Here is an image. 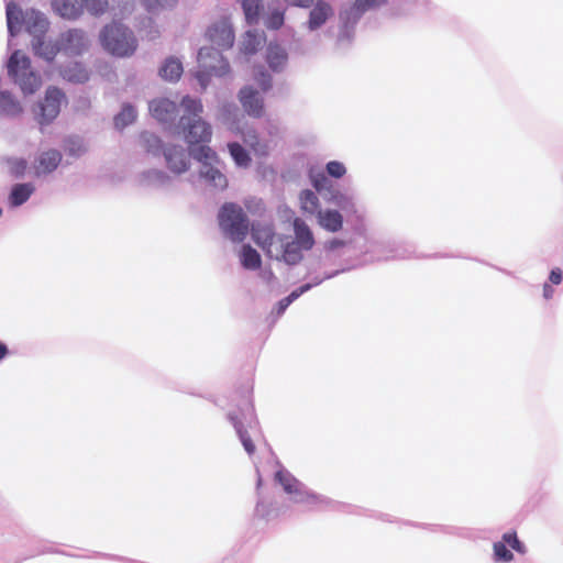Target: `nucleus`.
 Segmentation results:
<instances>
[{
	"label": "nucleus",
	"mask_w": 563,
	"mask_h": 563,
	"mask_svg": "<svg viewBox=\"0 0 563 563\" xmlns=\"http://www.w3.org/2000/svg\"><path fill=\"white\" fill-rule=\"evenodd\" d=\"M82 10L86 9L91 15L100 16L106 13L109 7L108 0H80Z\"/></svg>",
	"instance_id": "42"
},
{
	"label": "nucleus",
	"mask_w": 563,
	"mask_h": 563,
	"mask_svg": "<svg viewBox=\"0 0 563 563\" xmlns=\"http://www.w3.org/2000/svg\"><path fill=\"white\" fill-rule=\"evenodd\" d=\"M327 173L334 178H341L345 175L346 168L341 162L331 161L327 164Z\"/></svg>",
	"instance_id": "49"
},
{
	"label": "nucleus",
	"mask_w": 563,
	"mask_h": 563,
	"mask_svg": "<svg viewBox=\"0 0 563 563\" xmlns=\"http://www.w3.org/2000/svg\"><path fill=\"white\" fill-rule=\"evenodd\" d=\"M22 102L9 90L0 89V117L15 119L22 115Z\"/></svg>",
	"instance_id": "25"
},
{
	"label": "nucleus",
	"mask_w": 563,
	"mask_h": 563,
	"mask_svg": "<svg viewBox=\"0 0 563 563\" xmlns=\"http://www.w3.org/2000/svg\"><path fill=\"white\" fill-rule=\"evenodd\" d=\"M344 245V241L342 240H338V239H333L329 242L325 243V249L329 250V251H333L338 247H341Z\"/></svg>",
	"instance_id": "52"
},
{
	"label": "nucleus",
	"mask_w": 563,
	"mask_h": 563,
	"mask_svg": "<svg viewBox=\"0 0 563 563\" xmlns=\"http://www.w3.org/2000/svg\"><path fill=\"white\" fill-rule=\"evenodd\" d=\"M144 7L150 12H156L162 9L170 8L176 3V0H141Z\"/></svg>",
	"instance_id": "46"
},
{
	"label": "nucleus",
	"mask_w": 563,
	"mask_h": 563,
	"mask_svg": "<svg viewBox=\"0 0 563 563\" xmlns=\"http://www.w3.org/2000/svg\"><path fill=\"white\" fill-rule=\"evenodd\" d=\"M275 481L282 485L284 492L290 495L295 503L313 504L318 499L316 495L307 492L303 485L284 468L276 472Z\"/></svg>",
	"instance_id": "11"
},
{
	"label": "nucleus",
	"mask_w": 563,
	"mask_h": 563,
	"mask_svg": "<svg viewBox=\"0 0 563 563\" xmlns=\"http://www.w3.org/2000/svg\"><path fill=\"white\" fill-rule=\"evenodd\" d=\"M65 101V95L56 87H48L45 91L44 99L38 102L34 113L40 125H48L59 114L60 107Z\"/></svg>",
	"instance_id": "9"
},
{
	"label": "nucleus",
	"mask_w": 563,
	"mask_h": 563,
	"mask_svg": "<svg viewBox=\"0 0 563 563\" xmlns=\"http://www.w3.org/2000/svg\"><path fill=\"white\" fill-rule=\"evenodd\" d=\"M164 157L167 168L176 175L186 173L190 167L189 154L180 145L164 147Z\"/></svg>",
	"instance_id": "16"
},
{
	"label": "nucleus",
	"mask_w": 563,
	"mask_h": 563,
	"mask_svg": "<svg viewBox=\"0 0 563 563\" xmlns=\"http://www.w3.org/2000/svg\"><path fill=\"white\" fill-rule=\"evenodd\" d=\"M234 427L236 429V432H238V434L240 437V440H241L245 451L249 454H252L254 452V450H255L252 440L247 437L246 432L242 431L241 427L238 423H234Z\"/></svg>",
	"instance_id": "50"
},
{
	"label": "nucleus",
	"mask_w": 563,
	"mask_h": 563,
	"mask_svg": "<svg viewBox=\"0 0 563 563\" xmlns=\"http://www.w3.org/2000/svg\"><path fill=\"white\" fill-rule=\"evenodd\" d=\"M310 178L313 187L325 202L335 205L345 212H356L354 197L335 187L325 175L311 172Z\"/></svg>",
	"instance_id": "7"
},
{
	"label": "nucleus",
	"mask_w": 563,
	"mask_h": 563,
	"mask_svg": "<svg viewBox=\"0 0 563 563\" xmlns=\"http://www.w3.org/2000/svg\"><path fill=\"white\" fill-rule=\"evenodd\" d=\"M266 37L264 32L247 31L243 36L241 49L244 54H254L265 43Z\"/></svg>",
	"instance_id": "33"
},
{
	"label": "nucleus",
	"mask_w": 563,
	"mask_h": 563,
	"mask_svg": "<svg viewBox=\"0 0 563 563\" xmlns=\"http://www.w3.org/2000/svg\"><path fill=\"white\" fill-rule=\"evenodd\" d=\"M317 220L318 224L329 232H338L343 227L342 214L333 209L320 210Z\"/></svg>",
	"instance_id": "28"
},
{
	"label": "nucleus",
	"mask_w": 563,
	"mask_h": 563,
	"mask_svg": "<svg viewBox=\"0 0 563 563\" xmlns=\"http://www.w3.org/2000/svg\"><path fill=\"white\" fill-rule=\"evenodd\" d=\"M335 274H336V273H334V274H330V275H327L324 278H325V279H329V278L333 277Z\"/></svg>",
	"instance_id": "57"
},
{
	"label": "nucleus",
	"mask_w": 563,
	"mask_h": 563,
	"mask_svg": "<svg viewBox=\"0 0 563 563\" xmlns=\"http://www.w3.org/2000/svg\"><path fill=\"white\" fill-rule=\"evenodd\" d=\"M254 80L260 89H255L252 85H245L238 93V99L243 111L251 118L261 119L265 114L264 95L272 88V76L260 68L254 74Z\"/></svg>",
	"instance_id": "4"
},
{
	"label": "nucleus",
	"mask_w": 563,
	"mask_h": 563,
	"mask_svg": "<svg viewBox=\"0 0 563 563\" xmlns=\"http://www.w3.org/2000/svg\"><path fill=\"white\" fill-rule=\"evenodd\" d=\"M5 166L10 174L15 177H22L27 169V162L22 157H8Z\"/></svg>",
	"instance_id": "43"
},
{
	"label": "nucleus",
	"mask_w": 563,
	"mask_h": 563,
	"mask_svg": "<svg viewBox=\"0 0 563 563\" xmlns=\"http://www.w3.org/2000/svg\"><path fill=\"white\" fill-rule=\"evenodd\" d=\"M192 157L199 164V179L213 190H224L228 178L223 173V164L219 155L208 145H201L191 151Z\"/></svg>",
	"instance_id": "3"
},
{
	"label": "nucleus",
	"mask_w": 563,
	"mask_h": 563,
	"mask_svg": "<svg viewBox=\"0 0 563 563\" xmlns=\"http://www.w3.org/2000/svg\"><path fill=\"white\" fill-rule=\"evenodd\" d=\"M23 12L12 0L7 2V24L10 36L16 35L24 26Z\"/></svg>",
	"instance_id": "27"
},
{
	"label": "nucleus",
	"mask_w": 563,
	"mask_h": 563,
	"mask_svg": "<svg viewBox=\"0 0 563 563\" xmlns=\"http://www.w3.org/2000/svg\"><path fill=\"white\" fill-rule=\"evenodd\" d=\"M266 60H267L269 68L273 71H275V73L283 71L288 62V53L279 44L271 43L267 47Z\"/></svg>",
	"instance_id": "26"
},
{
	"label": "nucleus",
	"mask_w": 563,
	"mask_h": 563,
	"mask_svg": "<svg viewBox=\"0 0 563 563\" xmlns=\"http://www.w3.org/2000/svg\"><path fill=\"white\" fill-rule=\"evenodd\" d=\"M142 181L153 186H166L170 183V177L163 170L153 169L143 174Z\"/></svg>",
	"instance_id": "41"
},
{
	"label": "nucleus",
	"mask_w": 563,
	"mask_h": 563,
	"mask_svg": "<svg viewBox=\"0 0 563 563\" xmlns=\"http://www.w3.org/2000/svg\"><path fill=\"white\" fill-rule=\"evenodd\" d=\"M261 277L265 282L269 283L273 279L274 275H273V273L271 271H265V272H262Z\"/></svg>",
	"instance_id": "55"
},
{
	"label": "nucleus",
	"mask_w": 563,
	"mask_h": 563,
	"mask_svg": "<svg viewBox=\"0 0 563 563\" xmlns=\"http://www.w3.org/2000/svg\"><path fill=\"white\" fill-rule=\"evenodd\" d=\"M314 0H284L287 4L299 7V8H309Z\"/></svg>",
	"instance_id": "51"
},
{
	"label": "nucleus",
	"mask_w": 563,
	"mask_h": 563,
	"mask_svg": "<svg viewBox=\"0 0 563 563\" xmlns=\"http://www.w3.org/2000/svg\"><path fill=\"white\" fill-rule=\"evenodd\" d=\"M217 120L233 133L240 130V125L243 123V114L233 102H223L218 108Z\"/></svg>",
	"instance_id": "22"
},
{
	"label": "nucleus",
	"mask_w": 563,
	"mask_h": 563,
	"mask_svg": "<svg viewBox=\"0 0 563 563\" xmlns=\"http://www.w3.org/2000/svg\"><path fill=\"white\" fill-rule=\"evenodd\" d=\"M282 236L274 232L269 223H255L252 225V238L267 256L269 247L277 246L278 238Z\"/></svg>",
	"instance_id": "20"
},
{
	"label": "nucleus",
	"mask_w": 563,
	"mask_h": 563,
	"mask_svg": "<svg viewBox=\"0 0 563 563\" xmlns=\"http://www.w3.org/2000/svg\"><path fill=\"white\" fill-rule=\"evenodd\" d=\"M334 9L325 0H318L311 4L305 26L309 32H316L333 19Z\"/></svg>",
	"instance_id": "13"
},
{
	"label": "nucleus",
	"mask_w": 563,
	"mask_h": 563,
	"mask_svg": "<svg viewBox=\"0 0 563 563\" xmlns=\"http://www.w3.org/2000/svg\"><path fill=\"white\" fill-rule=\"evenodd\" d=\"M102 48L119 58L132 56L137 48V38L133 31L119 22L104 25L99 33Z\"/></svg>",
	"instance_id": "2"
},
{
	"label": "nucleus",
	"mask_w": 563,
	"mask_h": 563,
	"mask_svg": "<svg viewBox=\"0 0 563 563\" xmlns=\"http://www.w3.org/2000/svg\"><path fill=\"white\" fill-rule=\"evenodd\" d=\"M295 241L305 251L312 249L314 238L310 228L299 218L294 220Z\"/></svg>",
	"instance_id": "30"
},
{
	"label": "nucleus",
	"mask_w": 563,
	"mask_h": 563,
	"mask_svg": "<svg viewBox=\"0 0 563 563\" xmlns=\"http://www.w3.org/2000/svg\"><path fill=\"white\" fill-rule=\"evenodd\" d=\"M7 70L25 96L35 93L42 86L41 76L33 70L31 59L20 49L11 54L7 62Z\"/></svg>",
	"instance_id": "5"
},
{
	"label": "nucleus",
	"mask_w": 563,
	"mask_h": 563,
	"mask_svg": "<svg viewBox=\"0 0 563 563\" xmlns=\"http://www.w3.org/2000/svg\"><path fill=\"white\" fill-rule=\"evenodd\" d=\"M142 140H143L146 151L154 155H156L159 152V150L162 148L161 140L152 133L146 132V133L142 134Z\"/></svg>",
	"instance_id": "44"
},
{
	"label": "nucleus",
	"mask_w": 563,
	"mask_h": 563,
	"mask_svg": "<svg viewBox=\"0 0 563 563\" xmlns=\"http://www.w3.org/2000/svg\"><path fill=\"white\" fill-rule=\"evenodd\" d=\"M222 233L232 242H242L249 233V220L243 209L232 202L222 206L219 212Z\"/></svg>",
	"instance_id": "6"
},
{
	"label": "nucleus",
	"mask_w": 563,
	"mask_h": 563,
	"mask_svg": "<svg viewBox=\"0 0 563 563\" xmlns=\"http://www.w3.org/2000/svg\"><path fill=\"white\" fill-rule=\"evenodd\" d=\"M62 162V153L56 148H42L36 154L32 168L36 177L53 173Z\"/></svg>",
	"instance_id": "15"
},
{
	"label": "nucleus",
	"mask_w": 563,
	"mask_h": 563,
	"mask_svg": "<svg viewBox=\"0 0 563 563\" xmlns=\"http://www.w3.org/2000/svg\"><path fill=\"white\" fill-rule=\"evenodd\" d=\"M553 295V288L549 285H544L543 287V296L544 298L549 299L551 298Z\"/></svg>",
	"instance_id": "54"
},
{
	"label": "nucleus",
	"mask_w": 563,
	"mask_h": 563,
	"mask_svg": "<svg viewBox=\"0 0 563 563\" xmlns=\"http://www.w3.org/2000/svg\"><path fill=\"white\" fill-rule=\"evenodd\" d=\"M493 549L496 561L510 562L514 559L511 551L508 550L504 542H495Z\"/></svg>",
	"instance_id": "45"
},
{
	"label": "nucleus",
	"mask_w": 563,
	"mask_h": 563,
	"mask_svg": "<svg viewBox=\"0 0 563 563\" xmlns=\"http://www.w3.org/2000/svg\"><path fill=\"white\" fill-rule=\"evenodd\" d=\"M31 46L34 55L47 63L53 62L56 55L62 53L58 37L53 42L51 40H46L45 36H42L40 38L32 40Z\"/></svg>",
	"instance_id": "24"
},
{
	"label": "nucleus",
	"mask_w": 563,
	"mask_h": 563,
	"mask_svg": "<svg viewBox=\"0 0 563 563\" xmlns=\"http://www.w3.org/2000/svg\"><path fill=\"white\" fill-rule=\"evenodd\" d=\"M59 44L62 53L67 56H80L86 53L90 46L87 33L81 29H68L60 33Z\"/></svg>",
	"instance_id": "10"
},
{
	"label": "nucleus",
	"mask_w": 563,
	"mask_h": 563,
	"mask_svg": "<svg viewBox=\"0 0 563 563\" xmlns=\"http://www.w3.org/2000/svg\"><path fill=\"white\" fill-rule=\"evenodd\" d=\"M303 250L299 247L295 240H289L287 236L278 238V245L269 247L268 257L278 261H284L287 264L294 265L301 261Z\"/></svg>",
	"instance_id": "12"
},
{
	"label": "nucleus",
	"mask_w": 563,
	"mask_h": 563,
	"mask_svg": "<svg viewBox=\"0 0 563 563\" xmlns=\"http://www.w3.org/2000/svg\"><path fill=\"white\" fill-rule=\"evenodd\" d=\"M227 147L231 158L238 167L249 168L251 166V155L247 150L239 142H230L228 143Z\"/></svg>",
	"instance_id": "34"
},
{
	"label": "nucleus",
	"mask_w": 563,
	"mask_h": 563,
	"mask_svg": "<svg viewBox=\"0 0 563 563\" xmlns=\"http://www.w3.org/2000/svg\"><path fill=\"white\" fill-rule=\"evenodd\" d=\"M59 74L67 81L76 84H82L89 79V71L78 62H74L67 67L60 68Z\"/></svg>",
	"instance_id": "31"
},
{
	"label": "nucleus",
	"mask_w": 563,
	"mask_h": 563,
	"mask_svg": "<svg viewBox=\"0 0 563 563\" xmlns=\"http://www.w3.org/2000/svg\"><path fill=\"white\" fill-rule=\"evenodd\" d=\"M136 117L137 112L135 108L130 103H125L122 106L121 111L114 117V125L117 129L122 130L132 124Z\"/></svg>",
	"instance_id": "38"
},
{
	"label": "nucleus",
	"mask_w": 563,
	"mask_h": 563,
	"mask_svg": "<svg viewBox=\"0 0 563 563\" xmlns=\"http://www.w3.org/2000/svg\"><path fill=\"white\" fill-rule=\"evenodd\" d=\"M148 109L153 118L159 122H172L177 115V104L168 98H156L148 104Z\"/></svg>",
	"instance_id": "21"
},
{
	"label": "nucleus",
	"mask_w": 563,
	"mask_h": 563,
	"mask_svg": "<svg viewBox=\"0 0 563 563\" xmlns=\"http://www.w3.org/2000/svg\"><path fill=\"white\" fill-rule=\"evenodd\" d=\"M206 35L212 44L221 48H230L234 43L232 25L227 18H221L213 22L208 27Z\"/></svg>",
	"instance_id": "14"
},
{
	"label": "nucleus",
	"mask_w": 563,
	"mask_h": 563,
	"mask_svg": "<svg viewBox=\"0 0 563 563\" xmlns=\"http://www.w3.org/2000/svg\"><path fill=\"white\" fill-rule=\"evenodd\" d=\"M240 135L242 141L254 152L256 156H267L271 146L266 141L260 139L257 131L247 124L242 123L240 130L233 132Z\"/></svg>",
	"instance_id": "18"
},
{
	"label": "nucleus",
	"mask_w": 563,
	"mask_h": 563,
	"mask_svg": "<svg viewBox=\"0 0 563 563\" xmlns=\"http://www.w3.org/2000/svg\"><path fill=\"white\" fill-rule=\"evenodd\" d=\"M239 258L245 269L255 271L260 268L262 260L256 250L250 245H243L239 252Z\"/></svg>",
	"instance_id": "35"
},
{
	"label": "nucleus",
	"mask_w": 563,
	"mask_h": 563,
	"mask_svg": "<svg viewBox=\"0 0 563 563\" xmlns=\"http://www.w3.org/2000/svg\"><path fill=\"white\" fill-rule=\"evenodd\" d=\"M183 115L179 119L185 140L189 144L209 143L212 137L211 125L201 119L203 106L200 99L186 96L181 100Z\"/></svg>",
	"instance_id": "1"
},
{
	"label": "nucleus",
	"mask_w": 563,
	"mask_h": 563,
	"mask_svg": "<svg viewBox=\"0 0 563 563\" xmlns=\"http://www.w3.org/2000/svg\"><path fill=\"white\" fill-rule=\"evenodd\" d=\"M387 3L388 0H354L349 9L341 12V19L346 23H355L365 12L378 10Z\"/></svg>",
	"instance_id": "19"
},
{
	"label": "nucleus",
	"mask_w": 563,
	"mask_h": 563,
	"mask_svg": "<svg viewBox=\"0 0 563 563\" xmlns=\"http://www.w3.org/2000/svg\"><path fill=\"white\" fill-rule=\"evenodd\" d=\"M500 542H504L506 547L509 545L511 549L519 553L526 552L525 545L518 540L517 534L515 532L505 533Z\"/></svg>",
	"instance_id": "48"
},
{
	"label": "nucleus",
	"mask_w": 563,
	"mask_h": 563,
	"mask_svg": "<svg viewBox=\"0 0 563 563\" xmlns=\"http://www.w3.org/2000/svg\"><path fill=\"white\" fill-rule=\"evenodd\" d=\"M7 354V347L2 343H0V360L3 358Z\"/></svg>",
	"instance_id": "56"
},
{
	"label": "nucleus",
	"mask_w": 563,
	"mask_h": 563,
	"mask_svg": "<svg viewBox=\"0 0 563 563\" xmlns=\"http://www.w3.org/2000/svg\"><path fill=\"white\" fill-rule=\"evenodd\" d=\"M550 280L551 283L559 285L562 282V272L559 268L553 269L550 274Z\"/></svg>",
	"instance_id": "53"
},
{
	"label": "nucleus",
	"mask_w": 563,
	"mask_h": 563,
	"mask_svg": "<svg viewBox=\"0 0 563 563\" xmlns=\"http://www.w3.org/2000/svg\"><path fill=\"white\" fill-rule=\"evenodd\" d=\"M322 282V279H316L313 283H308L299 287L298 289L294 290L288 297L282 299L278 302V313H283L286 308L297 298H299L302 294L311 289L313 286L319 285Z\"/></svg>",
	"instance_id": "40"
},
{
	"label": "nucleus",
	"mask_w": 563,
	"mask_h": 563,
	"mask_svg": "<svg viewBox=\"0 0 563 563\" xmlns=\"http://www.w3.org/2000/svg\"><path fill=\"white\" fill-rule=\"evenodd\" d=\"M184 71L181 62L176 57H168L159 68V76L166 81H177Z\"/></svg>",
	"instance_id": "32"
},
{
	"label": "nucleus",
	"mask_w": 563,
	"mask_h": 563,
	"mask_svg": "<svg viewBox=\"0 0 563 563\" xmlns=\"http://www.w3.org/2000/svg\"><path fill=\"white\" fill-rule=\"evenodd\" d=\"M64 151L67 155L78 158L87 153L88 145L82 137L71 135L64 141Z\"/></svg>",
	"instance_id": "36"
},
{
	"label": "nucleus",
	"mask_w": 563,
	"mask_h": 563,
	"mask_svg": "<svg viewBox=\"0 0 563 563\" xmlns=\"http://www.w3.org/2000/svg\"><path fill=\"white\" fill-rule=\"evenodd\" d=\"M300 208L305 213L318 214L320 209V202L318 196L311 190H302L299 195Z\"/></svg>",
	"instance_id": "37"
},
{
	"label": "nucleus",
	"mask_w": 563,
	"mask_h": 563,
	"mask_svg": "<svg viewBox=\"0 0 563 563\" xmlns=\"http://www.w3.org/2000/svg\"><path fill=\"white\" fill-rule=\"evenodd\" d=\"M284 10H273L266 19V26L269 29H279L284 23Z\"/></svg>",
	"instance_id": "47"
},
{
	"label": "nucleus",
	"mask_w": 563,
	"mask_h": 563,
	"mask_svg": "<svg viewBox=\"0 0 563 563\" xmlns=\"http://www.w3.org/2000/svg\"><path fill=\"white\" fill-rule=\"evenodd\" d=\"M35 186L31 183L24 184H15L10 191L8 197V203L11 208H16L22 206L24 202L29 200V198L34 194Z\"/></svg>",
	"instance_id": "29"
},
{
	"label": "nucleus",
	"mask_w": 563,
	"mask_h": 563,
	"mask_svg": "<svg viewBox=\"0 0 563 563\" xmlns=\"http://www.w3.org/2000/svg\"><path fill=\"white\" fill-rule=\"evenodd\" d=\"M51 22L45 13L36 9H27L24 16V26L32 40L45 36L49 29Z\"/></svg>",
	"instance_id": "17"
},
{
	"label": "nucleus",
	"mask_w": 563,
	"mask_h": 563,
	"mask_svg": "<svg viewBox=\"0 0 563 563\" xmlns=\"http://www.w3.org/2000/svg\"><path fill=\"white\" fill-rule=\"evenodd\" d=\"M53 12L67 21H76L82 15V5L78 0H51Z\"/></svg>",
	"instance_id": "23"
},
{
	"label": "nucleus",
	"mask_w": 563,
	"mask_h": 563,
	"mask_svg": "<svg viewBox=\"0 0 563 563\" xmlns=\"http://www.w3.org/2000/svg\"><path fill=\"white\" fill-rule=\"evenodd\" d=\"M244 11L247 23L253 24L258 21L260 13L263 9L261 0H238Z\"/></svg>",
	"instance_id": "39"
},
{
	"label": "nucleus",
	"mask_w": 563,
	"mask_h": 563,
	"mask_svg": "<svg viewBox=\"0 0 563 563\" xmlns=\"http://www.w3.org/2000/svg\"><path fill=\"white\" fill-rule=\"evenodd\" d=\"M198 63L200 70L197 73V79L205 89L209 82V76H224L229 73V63L222 57L214 47H202L198 53Z\"/></svg>",
	"instance_id": "8"
}]
</instances>
